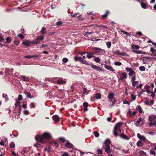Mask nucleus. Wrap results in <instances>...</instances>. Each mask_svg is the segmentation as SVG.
Segmentation results:
<instances>
[{"label":"nucleus","mask_w":156,"mask_h":156,"mask_svg":"<svg viewBox=\"0 0 156 156\" xmlns=\"http://www.w3.org/2000/svg\"><path fill=\"white\" fill-rule=\"evenodd\" d=\"M81 63L83 64L86 65L88 66L90 65V64L87 61L84 60L83 59L82 62Z\"/></svg>","instance_id":"34"},{"label":"nucleus","mask_w":156,"mask_h":156,"mask_svg":"<svg viewBox=\"0 0 156 156\" xmlns=\"http://www.w3.org/2000/svg\"><path fill=\"white\" fill-rule=\"evenodd\" d=\"M46 31V28L44 27H43L40 31V33L42 34H44L45 33Z\"/></svg>","instance_id":"21"},{"label":"nucleus","mask_w":156,"mask_h":156,"mask_svg":"<svg viewBox=\"0 0 156 156\" xmlns=\"http://www.w3.org/2000/svg\"><path fill=\"white\" fill-rule=\"evenodd\" d=\"M95 98L97 99H100L101 98V94L100 93L96 94L95 96Z\"/></svg>","instance_id":"27"},{"label":"nucleus","mask_w":156,"mask_h":156,"mask_svg":"<svg viewBox=\"0 0 156 156\" xmlns=\"http://www.w3.org/2000/svg\"><path fill=\"white\" fill-rule=\"evenodd\" d=\"M139 70L141 71H144L145 70V67L144 66H140L139 67Z\"/></svg>","instance_id":"35"},{"label":"nucleus","mask_w":156,"mask_h":156,"mask_svg":"<svg viewBox=\"0 0 156 156\" xmlns=\"http://www.w3.org/2000/svg\"><path fill=\"white\" fill-rule=\"evenodd\" d=\"M44 38L43 36H39L36 38V40H37L38 41H39V40H42Z\"/></svg>","instance_id":"38"},{"label":"nucleus","mask_w":156,"mask_h":156,"mask_svg":"<svg viewBox=\"0 0 156 156\" xmlns=\"http://www.w3.org/2000/svg\"><path fill=\"white\" fill-rule=\"evenodd\" d=\"M40 43V42L39 41H38L37 40H36L35 41H31V44H39Z\"/></svg>","instance_id":"32"},{"label":"nucleus","mask_w":156,"mask_h":156,"mask_svg":"<svg viewBox=\"0 0 156 156\" xmlns=\"http://www.w3.org/2000/svg\"><path fill=\"white\" fill-rule=\"evenodd\" d=\"M121 52L119 50H117L115 52V53L117 55H120Z\"/></svg>","instance_id":"46"},{"label":"nucleus","mask_w":156,"mask_h":156,"mask_svg":"<svg viewBox=\"0 0 156 156\" xmlns=\"http://www.w3.org/2000/svg\"><path fill=\"white\" fill-rule=\"evenodd\" d=\"M2 97L5 98V101H7L9 100V98L7 94H3L2 95Z\"/></svg>","instance_id":"20"},{"label":"nucleus","mask_w":156,"mask_h":156,"mask_svg":"<svg viewBox=\"0 0 156 156\" xmlns=\"http://www.w3.org/2000/svg\"><path fill=\"white\" fill-rule=\"evenodd\" d=\"M51 136L50 134L48 133H44L42 135H37L35 138L37 142L44 144L46 143L47 140L50 138Z\"/></svg>","instance_id":"1"},{"label":"nucleus","mask_w":156,"mask_h":156,"mask_svg":"<svg viewBox=\"0 0 156 156\" xmlns=\"http://www.w3.org/2000/svg\"><path fill=\"white\" fill-rule=\"evenodd\" d=\"M78 61H79L80 62H81L83 60V59L81 57H78Z\"/></svg>","instance_id":"60"},{"label":"nucleus","mask_w":156,"mask_h":156,"mask_svg":"<svg viewBox=\"0 0 156 156\" xmlns=\"http://www.w3.org/2000/svg\"><path fill=\"white\" fill-rule=\"evenodd\" d=\"M103 148L105 149V151L108 154L110 153L112 150L110 149L109 145L108 144L103 145Z\"/></svg>","instance_id":"5"},{"label":"nucleus","mask_w":156,"mask_h":156,"mask_svg":"<svg viewBox=\"0 0 156 156\" xmlns=\"http://www.w3.org/2000/svg\"><path fill=\"white\" fill-rule=\"evenodd\" d=\"M25 95H26L27 97L31 98H32V96L30 93L28 92H25L24 93Z\"/></svg>","instance_id":"19"},{"label":"nucleus","mask_w":156,"mask_h":156,"mask_svg":"<svg viewBox=\"0 0 156 156\" xmlns=\"http://www.w3.org/2000/svg\"><path fill=\"white\" fill-rule=\"evenodd\" d=\"M115 102H116V101H115V99L112 102V104H111L109 105V107H110V108H112V107L114 105L115 103Z\"/></svg>","instance_id":"41"},{"label":"nucleus","mask_w":156,"mask_h":156,"mask_svg":"<svg viewBox=\"0 0 156 156\" xmlns=\"http://www.w3.org/2000/svg\"><path fill=\"white\" fill-rule=\"evenodd\" d=\"M87 57L88 59H90L92 57H94V54L92 52H87Z\"/></svg>","instance_id":"13"},{"label":"nucleus","mask_w":156,"mask_h":156,"mask_svg":"<svg viewBox=\"0 0 156 156\" xmlns=\"http://www.w3.org/2000/svg\"><path fill=\"white\" fill-rule=\"evenodd\" d=\"M97 152L98 154H102V151L101 149H98L97 150Z\"/></svg>","instance_id":"48"},{"label":"nucleus","mask_w":156,"mask_h":156,"mask_svg":"<svg viewBox=\"0 0 156 156\" xmlns=\"http://www.w3.org/2000/svg\"><path fill=\"white\" fill-rule=\"evenodd\" d=\"M141 5L142 7L144 9H146L147 7L146 4L144 2H141Z\"/></svg>","instance_id":"33"},{"label":"nucleus","mask_w":156,"mask_h":156,"mask_svg":"<svg viewBox=\"0 0 156 156\" xmlns=\"http://www.w3.org/2000/svg\"><path fill=\"white\" fill-rule=\"evenodd\" d=\"M143 145V144L141 141H138L137 143V145L138 146H142Z\"/></svg>","instance_id":"39"},{"label":"nucleus","mask_w":156,"mask_h":156,"mask_svg":"<svg viewBox=\"0 0 156 156\" xmlns=\"http://www.w3.org/2000/svg\"><path fill=\"white\" fill-rule=\"evenodd\" d=\"M107 47L108 48H110L111 46V42L110 41L108 42L107 43Z\"/></svg>","instance_id":"51"},{"label":"nucleus","mask_w":156,"mask_h":156,"mask_svg":"<svg viewBox=\"0 0 156 156\" xmlns=\"http://www.w3.org/2000/svg\"><path fill=\"white\" fill-rule=\"evenodd\" d=\"M66 82V79H63L62 78H59V79L57 80L56 83L58 85H63L65 84Z\"/></svg>","instance_id":"6"},{"label":"nucleus","mask_w":156,"mask_h":156,"mask_svg":"<svg viewBox=\"0 0 156 156\" xmlns=\"http://www.w3.org/2000/svg\"><path fill=\"white\" fill-rule=\"evenodd\" d=\"M52 144H54L57 147H58L59 146V144L57 142H52Z\"/></svg>","instance_id":"62"},{"label":"nucleus","mask_w":156,"mask_h":156,"mask_svg":"<svg viewBox=\"0 0 156 156\" xmlns=\"http://www.w3.org/2000/svg\"><path fill=\"white\" fill-rule=\"evenodd\" d=\"M156 119V116L154 115H150L149 117V121L150 122H152Z\"/></svg>","instance_id":"15"},{"label":"nucleus","mask_w":156,"mask_h":156,"mask_svg":"<svg viewBox=\"0 0 156 156\" xmlns=\"http://www.w3.org/2000/svg\"><path fill=\"white\" fill-rule=\"evenodd\" d=\"M114 64L115 66H120L122 65V63L121 62H119L116 61L114 62Z\"/></svg>","instance_id":"31"},{"label":"nucleus","mask_w":156,"mask_h":156,"mask_svg":"<svg viewBox=\"0 0 156 156\" xmlns=\"http://www.w3.org/2000/svg\"><path fill=\"white\" fill-rule=\"evenodd\" d=\"M94 48L95 51V53L97 55H102L105 53V51L103 49L98 48Z\"/></svg>","instance_id":"3"},{"label":"nucleus","mask_w":156,"mask_h":156,"mask_svg":"<svg viewBox=\"0 0 156 156\" xmlns=\"http://www.w3.org/2000/svg\"><path fill=\"white\" fill-rule=\"evenodd\" d=\"M136 109L139 111L140 113H142L143 111L140 105L137 106L136 107Z\"/></svg>","instance_id":"22"},{"label":"nucleus","mask_w":156,"mask_h":156,"mask_svg":"<svg viewBox=\"0 0 156 156\" xmlns=\"http://www.w3.org/2000/svg\"><path fill=\"white\" fill-rule=\"evenodd\" d=\"M57 78H46V80H47L49 82L52 83H54V80H55Z\"/></svg>","instance_id":"17"},{"label":"nucleus","mask_w":156,"mask_h":156,"mask_svg":"<svg viewBox=\"0 0 156 156\" xmlns=\"http://www.w3.org/2000/svg\"><path fill=\"white\" fill-rule=\"evenodd\" d=\"M83 105L84 107H87L88 106V103L87 102H85L83 103Z\"/></svg>","instance_id":"64"},{"label":"nucleus","mask_w":156,"mask_h":156,"mask_svg":"<svg viewBox=\"0 0 156 156\" xmlns=\"http://www.w3.org/2000/svg\"><path fill=\"white\" fill-rule=\"evenodd\" d=\"M87 90V89L84 87L83 89V94H85Z\"/></svg>","instance_id":"58"},{"label":"nucleus","mask_w":156,"mask_h":156,"mask_svg":"<svg viewBox=\"0 0 156 156\" xmlns=\"http://www.w3.org/2000/svg\"><path fill=\"white\" fill-rule=\"evenodd\" d=\"M62 22L61 21H58L56 23V25L58 26H62Z\"/></svg>","instance_id":"30"},{"label":"nucleus","mask_w":156,"mask_h":156,"mask_svg":"<svg viewBox=\"0 0 156 156\" xmlns=\"http://www.w3.org/2000/svg\"><path fill=\"white\" fill-rule=\"evenodd\" d=\"M126 71L127 72H130V71H131L132 70H133V69L132 68H128V67H126L125 69Z\"/></svg>","instance_id":"47"},{"label":"nucleus","mask_w":156,"mask_h":156,"mask_svg":"<svg viewBox=\"0 0 156 156\" xmlns=\"http://www.w3.org/2000/svg\"><path fill=\"white\" fill-rule=\"evenodd\" d=\"M121 32H122L123 34H126V35H131V34H130L129 33H128V32H127L125 31H123V30H122L121 31Z\"/></svg>","instance_id":"57"},{"label":"nucleus","mask_w":156,"mask_h":156,"mask_svg":"<svg viewBox=\"0 0 156 156\" xmlns=\"http://www.w3.org/2000/svg\"><path fill=\"white\" fill-rule=\"evenodd\" d=\"M141 121V117L139 118L137 120V121L135 122V125L137 126H138Z\"/></svg>","instance_id":"14"},{"label":"nucleus","mask_w":156,"mask_h":156,"mask_svg":"<svg viewBox=\"0 0 156 156\" xmlns=\"http://www.w3.org/2000/svg\"><path fill=\"white\" fill-rule=\"evenodd\" d=\"M14 42L16 45H17L20 43V41L19 40H15Z\"/></svg>","instance_id":"54"},{"label":"nucleus","mask_w":156,"mask_h":156,"mask_svg":"<svg viewBox=\"0 0 156 156\" xmlns=\"http://www.w3.org/2000/svg\"><path fill=\"white\" fill-rule=\"evenodd\" d=\"M65 146L68 148H73V145L70 143L69 141H67L66 143L65 144Z\"/></svg>","instance_id":"11"},{"label":"nucleus","mask_w":156,"mask_h":156,"mask_svg":"<svg viewBox=\"0 0 156 156\" xmlns=\"http://www.w3.org/2000/svg\"><path fill=\"white\" fill-rule=\"evenodd\" d=\"M137 137L140 140H146V138L145 137L143 136H141L140 133L137 134Z\"/></svg>","instance_id":"12"},{"label":"nucleus","mask_w":156,"mask_h":156,"mask_svg":"<svg viewBox=\"0 0 156 156\" xmlns=\"http://www.w3.org/2000/svg\"><path fill=\"white\" fill-rule=\"evenodd\" d=\"M109 13V12L108 11H106L105 13V14L101 16V17L103 18H105L108 16Z\"/></svg>","instance_id":"25"},{"label":"nucleus","mask_w":156,"mask_h":156,"mask_svg":"<svg viewBox=\"0 0 156 156\" xmlns=\"http://www.w3.org/2000/svg\"><path fill=\"white\" fill-rule=\"evenodd\" d=\"M150 152L151 154L154 155V156H155V153L154 150H150Z\"/></svg>","instance_id":"59"},{"label":"nucleus","mask_w":156,"mask_h":156,"mask_svg":"<svg viewBox=\"0 0 156 156\" xmlns=\"http://www.w3.org/2000/svg\"><path fill=\"white\" fill-rule=\"evenodd\" d=\"M131 98L133 101H134L135 100L136 98V96L133 94H131Z\"/></svg>","instance_id":"56"},{"label":"nucleus","mask_w":156,"mask_h":156,"mask_svg":"<svg viewBox=\"0 0 156 156\" xmlns=\"http://www.w3.org/2000/svg\"><path fill=\"white\" fill-rule=\"evenodd\" d=\"M122 76L123 78L126 79L127 77V74L126 73L124 72L122 74Z\"/></svg>","instance_id":"23"},{"label":"nucleus","mask_w":156,"mask_h":156,"mask_svg":"<svg viewBox=\"0 0 156 156\" xmlns=\"http://www.w3.org/2000/svg\"><path fill=\"white\" fill-rule=\"evenodd\" d=\"M10 147L11 148H13L15 147V145L14 143L13 142H12L9 144Z\"/></svg>","instance_id":"37"},{"label":"nucleus","mask_w":156,"mask_h":156,"mask_svg":"<svg viewBox=\"0 0 156 156\" xmlns=\"http://www.w3.org/2000/svg\"><path fill=\"white\" fill-rule=\"evenodd\" d=\"M20 102L19 101H18L16 100V102L15 103V105L16 107H17L18 105H20V108L21 107V106L20 105Z\"/></svg>","instance_id":"50"},{"label":"nucleus","mask_w":156,"mask_h":156,"mask_svg":"<svg viewBox=\"0 0 156 156\" xmlns=\"http://www.w3.org/2000/svg\"><path fill=\"white\" fill-rule=\"evenodd\" d=\"M94 60L96 62L98 63H99L100 61V59L98 57H95Z\"/></svg>","instance_id":"40"},{"label":"nucleus","mask_w":156,"mask_h":156,"mask_svg":"<svg viewBox=\"0 0 156 156\" xmlns=\"http://www.w3.org/2000/svg\"><path fill=\"white\" fill-rule=\"evenodd\" d=\"M120 55L124 56H128L129 55L127 53L124 52H122Z\"/></svg>","instance_id":"49"},{"label":"nucleus","mask_w":156,"mask_h":156,"mask_svg":"<svg viewBox=\"0 0 156 156\" xmlns=\"http://www.w3.org/2000/svg\"><path fill=\"white\" fill-rule=\"evenodd\" d=\"M23 44L25 46H29V45L31 44V41L26 40L23 42Z\"/></svg>","instance_id":"8"},{"label":"nucleus","mask_w":156,"mask_h":156,"mask_svg":"<svg viewBox=\"0 0 156 156\" xmlns=\"http://www.w3.org/2000/svg\"><path fill=\"white\" fill-rule=\"evenodd\" d=\"M94 33V32H87L86 33V34H84V36L88 38H89V37L88 36L89 34H92L93 33Z\"/></svg>","instance_id":"28"},{"label":"nucleus","mask_w":156,"mask_h":156,"mask_svg":"<svg viewBox=\"0 0 156 156\" xmlns=\"http://www.w3.org/2000/svg\"><path fill=\"white\" fill-rule=\"evenodd\" d=\"M90 66L92 68L96 69L97 71L101 72L103 71V69L100 67L94 65L93 64L90 65Z\"/></svg>","instance_id":"7"},{"label":"nucleus","mask_w":156,"mask_h":156,"mask_svg":"<svg viewBox=\"0 0 156 156\" xmlns=\"http://www.w3.org/2000/svg\"><path fill=\"white\" fill-rule=\"evenodd\" d=\"M20 77L23 78V81H28V77H26L25 76H24L22 75L20 76Z\"/></svg>","instance_id":"29"},{"label":"nucleus","mask_w":156,"mask_h":156,"mask_svg":"<svg viewBox=\"0 0 156 156\" xmlns=\"http://www.w3.org/2000/svg\"><path fill=\"white\" fill-rule=\"evenodd\" d=\"M136 77L135 76H133L131 79V81L132 82V83L136 81Z\"/></svg>","instance_id":"44"},{"label":"nucleus","mask_w":156,"mask_h":156,"mask_svg":"<svg viewBox=\"0 0 156 156\" xmlns=\"http://www.w3.org/2000/svg\"><path fill=\"white\" fill-rule=\"evenodd\" d=\"M135 72L133 70L129 72L128 73L129 76H132L134 74H135Z\"/></svg>","instance_id":"26"},{"label":"nucleus","mask_w":156,"mask_h":156,"mask_svg":"<svg viewBox=\"0 0 156 156\" xmlns=\"http://www.w3.org/2000/svg\"><path fill=\"white\" fill-rule=\"evenodd\" d=\"M104 66L105 68L112 72H114L115 71V70L112 68V67L110 66H108L106 65H104Z\"/></svg>","instance_id":"9"},{"label":"nucleus","mask_w":156,"mask_h":156,"mask_svg":"<svg viewBox=\"0 0 156 156\" xmlns=\"http://www.w3.org/2000/svg\"><path fill=\"white\" fill-rule=\"evenodd\" d=\"M114 94L112 93H110L108 94V97L109 99H113L114 98Z\"/></svg>","instance_id":"16"},{"label":"nucleus","mask_w":156,"mask_h":156,"mask_svg":"<svg viewBox=\"0 0 156 156\" xmlns=\"http://www.w3.org/2000/svg\"><path fill=\"white\" fill-rule=\"evenodd\" d=\"M94 136L96 137H98L99 136V133L97 132H96V131L94 132Z\"/></svg>","instance_id":"42"},{"label":"nucleus","mask_w":156,"mask_h":156,"mask_svg":"<svg viewBox=\"0 0 156 156\" xmlns=\"http://www.w3.org/2000/svg\"><path fill=\"white\" fill-rule=\"evenodd\" d=\"M6 40L7 43H9L11 41V38L9 37H8L6 39Z\"/></svg>","instance_id":"45"},{"label":"nucleus","mask_w":156,"mask_h":156,"mask_svg":"<svg viewBox=\"0 0 156 156\" xmlns=\"http://www.w3.org/2000/svg\"><path fill=\"white\" fill-rule=\"evenodd\" d=\"M131 48L133 50L132 51L136 54H141V51H137L134 50V49H138L140 47L139 45H136L134 44L131 45Z\"/></svg>","instance_id":"4"},{"label":"nucleus","mask_w":156,"mask_h":156,"mask_svg":"<svg viewBox=\"0 0 156 156\" xmlns=\"http://www.w3.org/2000/svg\"><path fill=\"white\" fill-rule=\"evenodd\" d=\"M23 97L21 95H19L18 97V99L19 100H21L22 99Z\"/></svg>","instance_id":"63"},{"label":"nucleus","mask_w":156,"mask_h":156,"mask_svg":"<svg viewBox=\"0 0 156 156\" xmlns=\"http://www.w3.org/2000/svg\"><path fill=\"white\" fill-rule=\"evenodd\" d=\"M122 123L121 122H119L115 124L114 128V130L113 132V134L115 136L118 135L117 131L121 133V130L119 129L120 126L122 125Z\"/></svg>","instance_id":"2"},{"label":"nucleus","mask_w":156,"mask_h":156,"mask_svg":"<svg viewBox=\"0 0 156 156\" xmlns=\"http://www.w3.org/2000/svg\"><path fill=\"white\" fill-rule=\"evenodd\" d=\"M68 58H63L62 61L63 62L66 63L68 62Z\"/></svg>","instance_id":"53"},{"label":"nucleus","mask_w":156,"mask_h":156,"mask_svg":"<svg viewBox=\"0 0 156 156\" xmlns=\"http://www.w3.org/2000/svg\"><path fill=\"white\" fill-rule=\"evenodd\" d=\"M59 140L60 141H62L63 142H64L66 141L65 139L63 137H61L59 138Z\"/></svg>","instance_id":"52"},{"label":"nucleus","mask_w":156,"mask_h":156,"mask_svg":"<svg viewBox=\"0 0 156 156\" xmlns=\"http://www.w3.org/2000/svg\"><path fill=\"white\" fill-rule=\"evenodd\" d=\"M24 57L26 58H27L28 59H30L31 58H32V55H26L24 56Z\"/></svg>","instance_id":"61"},{"label":"nucleus","mask_w":156,"mask_h":156,"mask_svg":"<svg viewBox=\"0 0 156 156\" xmlns=\"http://www.w3.org/2000/svg\"><path fill=\"white\" fill-rule=\"evenodd\" d=\"M119 136H120V137H121L123 139H127V140L128 139L127 136L124 134L121 133V134H120L119 135Z\"/></svg>","instance_id":"18"},{"label":"nucleus","mask_w":156,"mask_h":156,"mask_svg":"<svg viewBox=\"0 0 156 156\" xmlns=\"http://www.w3.org/2000/svg\"><path fill=\"white\" fill-rule=\"evenodd\" d=\"M111 142L109 139H107L105 141V144H108L109 145L110 144Z\"/></svg>","instance_id":"43"},{"label":"nucleus","mask_w":156,"mask_h":156,"mask_svg":"<svg viewBox=\"0 0 156 156\" xmlns=\"http://www.w3.org/2000/svg\"><path fill=\"white\" fill-rule=\"evenodd\" d=\"M17 36L21 40L24 39L25 38L24 36L21 34H18Z\"/></svg>","instance_id":"36"},{"label":"nucleus","mask_w":156,"mask_h":156,"mask_svg":"<svg viewBox=\"0 0 156 156\" xmlns=\"http://www.w3.org/2000/svg\"><path fill=\"white\" fill-rule=\"evenodd\" d=\"M52 119L54 121L56 122H58L59 120V116L57 115H53L52 116Z\"/></svg>","instance_id":"10"},{"label":"nucleus","mask_w":156,"mask_h":156,"mask_svg":"<svg viewBox=\"0 0 156 156\" xmlns=\"http://www.w3.org/2000/svg\"><path fill=\"white\" fill-rule=\"evenodd\" d=\"M136 112L135 111H133V112H130L129 113V115L131 116H133L134 115L136 114Z\"/></svg>","instance_id":"55"},{"label":"nucleus","mask_w":156,"mask_h":156,"mask_svg":"<svg viewBox=\"0 0 156 156\" xmlns=\"http://www.w3.org/2000/svg\"><path fill=\"white\" fill-rule=\"evenodd\" d=\"M139 83V82L137 81H136L132 83V85L133 87H135V86L137 85Z\"/></svg>","instance_id":"24"}]
</instances>
